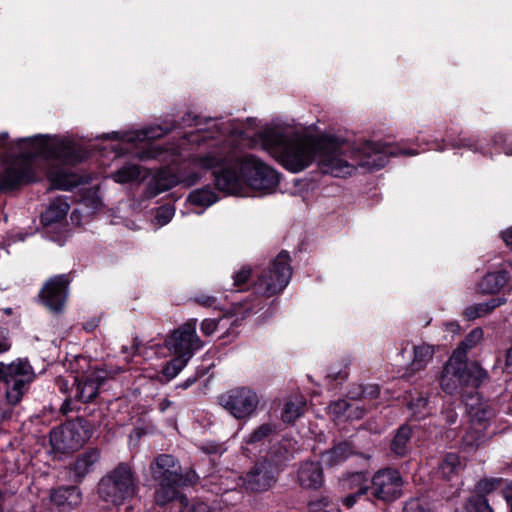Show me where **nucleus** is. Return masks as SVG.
<instances>
[{"label":"nucleus","mask_w":512,"mask_h":512,"mask_svg":"<svg viewBox=\"0 0 512 512\" xmlns=\"http://www.w3.org/2000/svg\"><path fill=\"white\" fill-rule=\"evenodd\" d=\"M209 122L211 125L209 128H198L197 131L191 132L187 134L185 137L187 138V142L190 144H205L209 142V151L216 150L215 143L218 141L220 144L227 143L226 140L223 139V135L219 131V124L216 120L210 119ZM200 127L201 123L197 116L192 115L191 113H187L182 117L180 122L174 123L171 127L162 128L160 126L150 127L141 131L134 133L133 135H129L127 137L128 141L134 140H151L162 137L164 134L168 133L170 130L174 128H185L190 126Z\"/></svg>","instance_id":"obj_4"},{"label":"nucleus","mask_w":512,"mask_h":512,"mask_svg":"<svg viewBox=\"0 0 512 512\" xmlns=\"http://www.w3.org/2000/svg\"><path fill=\"white\" fill-rule=\"evenodd\" d=\"M471 423L478 425L480 428L476 430L475 439L472 437L471 432L465 434L464 440L470 445H480L486 429V423L495 416V409L488 401H484L479 397H470L466 404Z\"/></svg>","instance_id":"obj_15"},{"label":"nucleus","mask_w":512,"mask_h":512,"mask_svg":"<svg viewBox=\"0 0 512 512\" xmlns=\"http://www.w3.org/2000/svg\"><path fill=\"white\" fill-rule=\"evenodd\" d=\"M156 483L154 501L158 505H166L169 502L180 498L178 487L181 481H154Z\"/></svg>","instance_id":"obj_23"},{"label":"nucleus","mask_w":512,"mask_h":512,"mask_svg":"<svg viewBox=\"0 0 512 512\" xmlns=\"http://www.w3.org/2000/svg\"><path fill=\"white\" fill-rule=\"evenodd\" d=\"M270 459L257 462L244 476L243 484L252 492H263L270 489L277 480L278 466L288 459L289 451L279 444L269 452Z\"/></svg>","instance_id":"obj_6"},{"label":"nucleus","mask_w":512,"mask_h":512,"mask_svg":"<svg viewBox=\"0 0 512 512\" xmlns=\"http://www.w3.org/2000/svg\"><path fill=\"white\" fill-rule=\"evenodd\" d=\"M509 276L506 271L487 273L477 284L481 294H496L508 284Z\"/></svg>","instance_id":"obj_22"},{"label":"nucleus","mask_w":512,"mask_h":512,"mask_svg":"<svg viewBox=\"0 0 512 512\" xmlns=\"http://www.w3.org/2000/svg\"><path fill=\"white\" fill-rule=\"evenodd\" d=\"M202 343L196 334V322H187L175 330L167 340V347L175 355L190 360Z\"/></svg>","instance_id":"obj_13"},{"label":"nucleus","mask_w":512,"mask_h":512,"mask_svg":"<svg viewBox=\"0 0 512 512\" xmlns=\"http://www.w3.org/2000/svg\"><path fill=\"white\" fill-rule=\"evenodd\" d=\"M56 383L61 392H63V393L69 392L68 396L71 395V387L69 386L68 382L65 379H63L61 377L57 378Z\"/></svg>","instance_id":"obj_58"},{"label":"nucleus","mask_w":512,"mask_h":512,"mask_svg":"<svg viewBox=\"0 0 512 512\" xmlns=\"http://www.w3.org/2000/svg\"><path fill=\"white\" fill-rule=\"evenodd\" d=\"M173 404H174V403H173L172 401H170L169 399L165 398V399H163V400L159 403V405H158V409H159V411H160V412L165 413V412L168 410V408H170L171 406H173Z\"/></svg>","instance_id":"obj_63"},{"label":"nucleus","mask_w":512,"mask_h":512,"mask_svg":"<svg viewBox=\"0 0 512 512\" xmlns=\"http://www.w3.org/2000/svg\"><path fill=\"white\" fill-rule=\"evenodd\" d=\"M11 349V340L9 332L5 328H0V354H4Z\"/></svg>","instance_id":"obj_52"},{"label":"nucleus","mask_w":512,"mask_h":512,"mask_svg":"<svg viewBox=\"0 0 512 512\" xmlns=\"http://www.w3.org/2000/svg\"><path fill=\"white\" fill-rule=\"evenodd\" d=\"M223 320L224 318H221L219 320L205 319L201 323V331L205 335H212L216 331L218 326L222 324Z\"/></svg>","instance_id":"obj_47"},{"label":"nucleus","mask_w":512,"mask_h":512,"mask_svg":"<svg viewBox=\"0 0 512 512\" xmlns=\"http://www.w3.org/2000/svg\"><path fill=\"white\" fill-rule=\"evenodd\" d=\"M193 301L203 307H215L217 305V298L210 295L199 294L193 297Z\"/></svg>","instance_id":"obj_48"},{"label":"nucleus","mask_w":512,"mask_h":512,"mask_svg":"<svg viewBox=\"0 0 512 512\" xmlns=\"http://www.w3.org/2000/svg\"><path fill=\"white\" fill-rule=\"evenodd\" d=\"M503 496L512 510V481L504 488Z\"/></svg>","instance_id":"obj_59"},{"label":"nucleus","mask_w":512,"mask_h":512,"mask_svg":"<svg viewBox=\"0 0 512 512\" xmlns=\"http://www.w3.org/2000/svg\"><path fill=\"white\" fill-rule=\"evenodd\" d=\"M25 144H28L32 150L21 151L20 157L9 163L0 175L1 183L5 188L12 189L22 182L31 181V166L28 160L31 155L49 152L56 159L69 164L81 162L83 159L81 150L70 142L61 141L54 147H50L48 138L42 135L17 140L21 150Z\"/></svg>","instance_id":"obj_3"},{"label":"nucleus","mask_w":512,"mask_h":512,"mask_svg":"<svg viewBox=\"0 0 512 512\" xmlns=\"http://www.w3.org/2000/svg\"><path fill=\"white\" fill-rule=\"evenodd\" d=\"M187 358L175 356L171 361L166 363L162 368V374L168 381L174 379L188 364Z\"/></svg>","instance_id":"obj_36"},{"label":"nucleus","mask_w":512,"mask_h":512,"mask_svg":"<svg viewBox=\"0 0 512 512\" xmlns=\"http://www.w3.org/2000/svg\"><path fill=\"white\" fill-rule=\"evenodd\" d=\"M141 168L137 164H126L114 173L111 178L117 183H129L136 181L140 178Z\"/></svg>","instance_id":"obj_31"},{"label":"nucleus","mask_w":512,"mask_h":512,"mask_svg":"<svg viewBox=\"0 0 512 512\" xmlns=\"http://www.w3.org/2000/svg\"><path fill=\"white\" fill-rule=\"evenodd\" d=\"M403 485L404 481L398 470L380 469L371 479V496L383 503H391L402 496Z\"/></svg>","instance_id":"obj_12"},{"label":"nucleus","mask_w":512,"mask_h":512,"mask_svg":"<svg viewBox=\"0 0 512 512\" xmlns=\"http://www.w3.org/2000/svg\"><path fill=\"white\" fill-rule=\"evenodd\" d=\"M102 383L103 377L98 373L74 377L71 395L65 399L61 411L66 414L79 409L77 403L86 404L93 402L99 394Z\"/></svg>","instance_id":"obj_10"},{"label":"nucleus","mask_w":512,"mask_h":512,"mask_svg":"<svg viewBox=\"0 0 512 512\" xmlns=\"http://www.w3.org/2000/svg\"><path fill=\"white\" fill-rule=\"evenodd\" d=\"M262 147L285 169L297 173L315 159L321 171L334 177L352 175L357 166L367 169L383 168L390 156L416 155L414 150L366 141L353 148L347 141L332 137L313 139L290 126L268 128L261 133Z\"/></svg>","instance_id":"obj_1"},{"label":"nucleus","mask_w":512,"mask_h":512,"mask_svg":"<svg viewBox=\"0 0 512 512\" xmlns=\"http://www.w3.org/2000/svg\"><path fill=\"white\" fill-rule=\"evenodd\" d=\"M180 512H210V506L200 499H188L186 496H181Z\"/></svg>","instance_id":"obj_38"},{"label":"nucleus","mask_w":512,"mask_h":512,"mask_svg":"<svg viewBox=\"0 0 512 512\" xmlns=\"http://www.w3.org/2000/svg\"><path fill=\"white\" fill-rule=\"evenodd\" d=\"M153 481H181L182 467L179 461L170 454H160L150 463Z\"/></svg>","instance_id":"obj_17"},{"label":"nucleus","mask_w":512,"mask_h":512,"mask_svg":"<svg viewBox=\"0 0 512 512\" xmlns=\"http://www.w3.org/2000/svg\"><path fill=\"white\" fill-rule=\"evenodd\" d=\"M505 368L507 371L512 372V346L505 353Z\"/></svg>","instance_id":"obj_62"},{"label":"nucleus","mask_w":512,"mask_h":512,"mask_svg":"<svg viewBox=\"0 0 512 512\" xmlns=\"http://www.w3.org/2000/svg\"><path fill=\"white\" fill-rule=\"evenodd\" d=\"M50 504L57 512H70L82 502V493L76 486H60L50 491Z\"/></svg>","instance_id":"obj_18"},{"label":"nucleus","mask_w":512,"mask_h":512,"mask_svg":"<svg viewBox=\"0 0 512 512\" xmlns=\"http://www.w3.org/2000/svg\"><path fill=\"white\" fill-rule=\"evenodd\" d=\"M50 179L53 187L60 190H70L83 183L81 176L67 171L51 174Z\"/></svg>","instance_id":"obj_29"},{"label":"nucleus","mask_w":512,"mask_h":512,"mask_svg":"<svg viewBox=\"0 0 512 512\" xmlns=\"http://www.w3.org/2000/svg\"><path fill=\"white\" fill-rule=\"evenodd\" d=\"M298 481L303 488H319L323 483V474L319 463H303L298 471Z\"/></svg>","instance_id":"obj_21"},{"label":"nucleus","mask_w":512,"mask_h":512,"mask_svg":"<svg viewBox=\"0 0 512 512\" xmlns=\"http://www.w3.org/2000/svg\"><path fill=\"white\" fill-rule=\"evenodd\" d=\"M199 477L194 471L182 472L181 486L193 485L198 481Z\"/></svg>","instance_id":"obj_54"},{"label":"nucleus","mask_w":512,"mask_h":512,"mask_svg":"<svg viewBox=\"0 0 512 512\" xmlns=\"http://www.w3.org/2000/svg\"><path fill=\"white\" fill-rule=\"evenodd\" d=\"M504 303H506L505 298H496L484 303L470 305L464 309L463 316L467 320H475L492 312L495 308L503 305Z\"/></svg>","instance_id":"obj_26"},{"label":"nucleus","mask_w":512,"mask_h":512,"mask_svg":"<svg viewBox=\"0 0 512 512\" xmlns=\"http://www.w3.org/2000/svg\"><path fill=\"white\" fill-rule=\"evenodd\" d=\"M216 150L194 158L195 166L212 170L217 189L239 193L243 184L257 190H270L279 183L277 172L257 157L241 152L230 142L215 143Z\"/></svg>","instance_id":"obj_2"},{"label":"nucleus","mask_w":512,"mask_h":512,"mask_svg":"<svg viewBox=\"0 0 512 512\" xmlns=\"http://www.w3.org/2000/svg\"><path fill=\"white\" fill-rule=\"evenodd\" d=\"M462 469L460 457L455 453L447 454L439 464L438 473L443 479L452 480Z\"/></svg>","instance_id":"obj_28"},{"label":"nucleus","mask_w":512,"mask_h":512,"mask_svg":"<svg viewBox=\"0 0 512 512\" xmlns=\"http://www.w3.org/2000/svg\"><path fill=\"white\" fill-rule=\"evenodd\" d=\"M197 380H198L197 375L188 377L185 381L178 384L177 388H181L183 390L188 389L190 386H192L194 383H196Z\"/></svg>","instance_id":"obj_60"},{"label":"nucleus","mask_w":512,"mask_h":512,"mask_svg":"<svg viewBox=\"0 0 512 512\" xmlns=\"http://www.w3.org/2000/svg\"><path fill=\"white\" fill-rule=\"evenodd\" d=\"M412 431L413 428L409 424H403L399 427L390 444V449L393 454L398 457H404L409 453V442L412 436Z\"/></svg>","instance_id":"obj_24"},{"label":"nucleus","mask_w":512,"mask_h":512,"mask_svg":"<svg viewBox=\"0 0 512 512\" xmlns=\"http://www.w3.org/2000/svg\"><path fill=\"white\" fill-rule=\"evenodd\" d=\"M343 486L349 491L358 492L359 488L365 487V492L371 491V481L363 472H356L349 475L343 482Z\"/></svg>","instance_id":"obj_34"},{"label":"nucleus","mask_w":512,"mask_h":512,"mask_svg":"<svg viewBox=\"0 0 512 512\" xmlns=\"http://www.w3.org/2000/svg\"><path fill=\"white\" fill-rule=\"evenodd\" d=\"M483 339V330L481 328H474L471 330L461 344L455 349L454 352H462L460 360L466 361L467 350L475 347Z\"/></svg>","instance_id":"obj_32"},{"label":"nucleus","mask_w":512,"mask_h":512,"mask_svg":"<svg viewBox=\"0 0 512 512\" xmlns=\"http://www.w3.org/2000/svg\"><path fill=\"white\" fill-rule=\"evenodd\" d=\"M500 485V479H482L477 482L472 495H483L487 497Z\"/></svg>","instance_id":"obj_41"},{"label":"nucleus","mask_w":512,"mask_h":512,"mask_svg":"<svg viewBox=\"0 0 512 512\" xmlns=\"http://www.w3.org/2000/svg\"><path fill=\"white\" fill-rule=\"evenodd\" d=\"M365 487L359 488L358 492L350 491V493L342 499V503L347 508H352L361 498L366 497Z\"/></svg>","instance_id":"obj_45"},{"label":"nucleus","mask_w":512,"mask_h":512,"mask_svg":"<svg viewBox=\"0 0 512 512\" xmlns=\"http://www.w3.org/2000/svg\"><path fill=\"white\" fill-rule=\"evenodd\" d=\"M188 200L192 205L208 207L214 204L218 198L210 187H204L192 191L189 194Z\"/></svg>","instance_id":"obj_30"},{"label":"nucleus","mask_w":512,"mask_h":512,"mask_svg":"<svg viewBox=\"0 0 512 512\" xmlns=\"http://www.w3.org/2000/svg\"><path fill=\"white\" fill-rule=\"evenodd\" d=\"M450 145L454 148L467 147L471 149L474 146V142L467 138H460L458 141L451 140Z\"/></svg>","instance_id":"obj_55"},{"label":"nucleus","mask_w":512,"mask_h":512,"mask_svg":"<svg viewBox=\"0 0 512 512\" xmlns=\"http://www.w3.org/2000/svg\"><path fill=\"white\" fill-rule=\"evenodd\" d=\"M34 379L35 372L27 359L0 363V381L6 385V398L12 405L21 401Z\"/></svg>","instance_id":"obj_7"},{"label":"nucleus","mask_w":512,"mask_h":512,"mask_svg":"<svg viewBox=\"0 0 512 512\" xmlns=\"http://www.w3.org/2000/svg\"><path fill=\"white\" fill-rule=\"evenodd\" d=\"M408 408L412 411L416 419L424 418L430 413V409L428 407V399L424 396H419L416 399L409 401Z\"/></svg>","instance_id":"obj_39"},{"label":"nucleus","mask_w":512,"mask_h":512,"mask_svg":"<svg viewBox=\"0 0 512 512\" xmlns=\"http://www.w3.org/2000/svg\"><path fill=\"white\" fill-rule=\"evenodd\" d=\"M412 352V360L408 364L406 373L404 374L407 378L426 368L435 354V349L432 345L422 343L420 345L413 346Z\"/></svg>","instance_id":"obj_20"},{"label":"nucleus","mask_w":512,"mask_h":512,"mask_svg":"<svg viewBox=\"0 0 512 512\" xmlns=\"http://www.w3.org/2000/svg\"><path fill=\"white\" fill-rule=\"evenodd\" d=\"M69 204L66 199L62 197L55 198L47 208V210L42 214L41 221L45 225H49L58 221L63 220L68 211Z\"/></svg>","instance_id":"obj_25"},{"label":"nucleus","mask_w":512,"mask_h":512,"mask_svg":"<svg viewBox=\"0 0 512 512\" xmlns=\"http://www.w3.org/2000/svg\"><path fill=\"white\" fill-rule=\"evenodd\" d=\"M330 504V500L327 496H320L309 503L310 512H321L325 507Z\"/></svg>","instance_id":"obj_49"},{"label":"nucleus","mask_w":512,"mask_h":512,"mask_svg":"<svg viewBox=\"0 0 512 512\" xmlns=\"http://www.w3.org/2000/svg\"><path fill=\"white\" fill-rule=\"evenodd\" d=\"M92 425L84 418L68 421L50 432V444L60 453L80 448L91 436Z\"/></svg>","instance_id":"obj_9"},{"label":"nucleus","mask_w":512,"mask_h":512,"mask_svg":"<svg viewBox=\"0 0 512 512\" xmlns=\"http://www.w3.org/2000/svg\"><path fill=\"white\" fill-rule=\"evenodd\" d=\"M219 403L236 419L250 417L257 409L259 397L249 387H236L219 396Z\"/></svg>","instance_id":"obj_11"},{"label":"nucleus","mask_w":512,"mask_h":512,"mask_svg":"<svg viewBox=\"0 0 512 512\" xmlns=\"http://www.w3.org/2000/svg\"><path fill=\"white\" fill-rule=\"evenodd\" d=\"M442 414L449 425L454 424L457 420V413L453 409H447L446 411H443Z\"/></svg>","instance_id":"obj_57"},{"label":"nucleus","mask_w":512,"mask_h":512,"mask_svg":"<svg viewBox=\"0 0 512 512\" xmlns=\"http://www.w3.org/2000/svg\"><path fill=\"white\" fill-rule=\"evenodd\" d=\"M97 492L106 507L123 505L136 492V482L131 468L126 464H119L100 479Z\"/></svg>","instance_id":"obj_5"},{"label":"nucleus","mask_w":512,"mask_h":512,"mask_svg":"<svg viewBox=\"0 0 512 512\" xmlns=\"http://www.w3.org/2000/svg\"><path fill=\"white\" fill-rule=\"evenodd\" d=\"M459 355H463L462 352H453L440 377L441 388L448 394L454 393L460 385H464V379H467L465 362L460 360Z\"/></svg>","instance_id":"obj_16"},{"label":"nucleus","mask_w":512,"mask_h":512,"mask_svg":"<svg viewBox=\"0 0 512 512\" xmlns=\"http://www.w3.org/2000/svg\"><path fill=\"white\" fill-rule=\"evenodd\" d=\"M352 451L347 443H338L321 454V462L333 466L341 463L351 455Z\"/></svg>","instance_id":"obj_27"},{"label":"nucleus","mask_w":512,"mask_h":512,"mask_svg":"<svg viewBox=\"0 0 512 512\" xmlns=\"http://www.w3.org/2000/svg\"><path fill=\"white\" fill-rule=\"evenodd\" d=\"M502 239L506 246L512 250V227L508 228L502 233Z\"/></svg>","instance_id":"obj_61"},{"label":"nucleus","mask_w":512,"mask_h":512,"mask_svg":"<svg viewBox=\"0 0 512 512\" xmlns=\"http://www.w3.org/2000/svg\"><path fill=\"white\" fill-rule=\"evenodd\" d=\"M379 393H380V389H379L378 385L368 384L362 388L361 397L373 399V398H376L379 395Z\"/></svg>","instance_id":"obj_53"},{"label":"nucleus","mask_w":512,"mask_h":512,"mask_svg":"<svg viewBox=\"0 0 512 512\" xmlns=\"http://www.w3.org/2000/svg\"><path fill=\"white\" fill-rule=\"evenodd\" d=\"M273 431V427L270 424H263L254 430L247 438L248 444H255L263 441Z\"/></svg>","instance_id":"obj_42"},{"label":"nucleus","mask_w":512,"mask_h":512,"mask_svg":"<svg viewBox=\"0 0 512 512\" xmlns=\"http://www.w3.org/2000/svg\"><path fill=\"white\" fill-rule=\"evenodd\" d=\"M467 512H494L487 497L471 495L465 505Z\"/></svg>","instance_id":"obj_37"},{"label":"nucleus","mask_w":512,"mask_h":512,"mask_svg":"<svg viewBox=\"0 0 512 512\" xmlns=\"http://www.w3.org/2000/svg\"><path fill=\"white\" fill-rule=\"evenodd\" d=\"M404 512H428L420 499H411L406 502Z\"/></svg>","instance_id":"obj_50"},{"label":"nucleus","mask_w":512,"mask_h":512,"mask_svg":"<svg viewBox=\"0 0 512 512\" xmlns=\"http://www.w3.org/2000/svg\"><path fill=\"white\" fill-rule=\"evenodd\" d=\"M69 283L68 275H56L46 281L39 292L40 300L51 312L59 313L63 310L68 295Z\"/></svg>","instance_id":"obj_14"},{"label":"nucleus","mask_w":512,"mask_h":512,"mask_svg":"<svg viewBox=\"0 0 512 512\" xmlns=\"http://www.w3.org/2000/svg\"><path fill=\"white\" fill-rule=\"evenodd\" d=\"M353 408L349 409L348 419L359 420L365 415L366 409L358 401H352Z\"/></svg>","instance_id":"obj_51"},{"label":"nucleus","mask_w":512,"mask_h":512,"mask_svg":"<svg viewBox=\"0 0 512 512\" xmlns=\"http://www.w3.org/2000/svg\"><path fill=\"white\" fill-rule=\"evenodd\" d=\"M251 276V269L247 266L242 267L233 275L234 286L241 287L246 284Z\"/></svg>","instance_id":"obj_46"},{"label":"nucleus","mask_w":512,"mask_h":512,"mask_svg":"<svg viewBox=\"0 0 512 512\" xmlns=\"http://www.w3.org/2000/svg\"><path fill=\"white\" fill-rule=\"evenodd\" d=\"M465 376L464 385L477 387L487 378V372L476 363L468 366L465 362Z\"/></svg>","instance_id":"obj_33"},{"label":"nucleus","mask_w":512,"mask_h":512,"mask_svg":"<svg viewBox=\"0 0 512 512\" xmlns=\"http://www.w3.org/2000/svg\"><path fill=\"white\" fill-rule=\"evenodd\" d=\"M200 179V175L198 173H190L188 174L187 176H185L181 182L189 187V186H192L194 184H196L198 182V180Z\"/></svg>","instance_id":"obj_56"},{"label":"nucleus","mask_w":512,"mask_h":512,"mask_svg":"<svg viewBox=\"0 0 512 512\" xmlns=\"http://www.w3.org/2000/svg\"><path fill=\"white\" fill-rule=\"evenodd\" d=\"M351 408H353V405L350 401L345 399L335 401L329 406V409L333 415L336 417L344 416L346 419H348L349 409Z\"/></svg>","instance_id":"obj_43"},{"label":"nucleus","mask_w":512,"mask_h":512,"mask_svg":"<svg viewBox=\"0 0 512 512\" xmlns=\"http://www.w3.org/2000/svg\"><path fill=\"white\" fill-rule=\"evenodd\" d=\"M175 210L170 205H163L156 212V220L160 225L167 224L174 216Z\"/></svg>","instance_id":"obj_44"},{"label":"nucleus","mask_w":512,"mask_h":512,"mask_svg":"<svg viewBox=\"0 0 512 512\" xmlns=\"http://www.w3.org/2000/svg\"><path fill=\"white\" fill-rule=\"evenodd\" d=\"M305 402L301 399H297L295 401H288L285 404L282 420L286 423L294 422L297 418H299L304 412Z\"/></svg>","instance_id":"obj_35"},{"label":"nucleus","mask_w":512,"mask_h":512,"mask_svg":"<svg viewBox=\"0 0 512 512\" xmlns=\"http://www.w3.org/2000/svg\"><path fill=\"white\" fill-rule=\"evenodd\" d=\"M292 276L290 256L287 251H281L271 264L258 276L254 284L257 293L268 297L284 290Z\"/></svg>","instance_id":"obj_8"},{"label":"nucleus","mask_w":512,"mask_h":512,"mask_svg":"<svg viewBox=\"0 0 512 512\" xmlns=\"http://www.w3.org/2000/svg\"><path fill=\"white\" fill-rule=\"evenodd\" d=\"M181 182L175 174L161 172L156 176L157 193L169 190Z\"/></svg>","instance_id":"obj_40"},{"label":"nucleus","mask_w":512,"mask_h":512,"mask_svg":"<svg viewBox=\"0 0 512 512\" xmlns=\"http://www.w3.org/2000/svg\"><path fill=\"white\" fill-rule=\"evenodd\" d=\"M6 502V495L0 490V512H4V505Z\"/></svg>","instance_id":"obj_64"},{"label":"nucleus","mask_w":512,"mask_h":512,"mask_svg":"<svg viewBox=\"0 0 512 512\" xmlns=\"http://www.w3.org/2000/svg\"><path fill=\"white\" fill-rule=\"evenodd\" d=\"M100 459V452L96 448H90L79 454L70 465V470L76 481H82L87 474L93 471L95 464Z\"/></svg>","instance_id":"obj_19"}]
</instances>
